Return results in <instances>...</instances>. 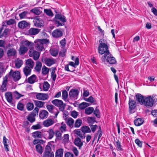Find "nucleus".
Returning a JSON list of instances; mask_svg holds the SVG:
<instances>
[{
  "label": "nucleus",
  "instance_id": "f257e3e1",
  "mask_svg": "<svg viewBox=\"0 0 157 157\" xmlns=\"http://www.w3.org/2000/svg\"><path fill=\"white\" fill-rule=\"evenodd\" d=\"M99 44L98 47V52L101 55L105 54L109 50V44L103 39H101L99 41Z\"/></svg>",
  "mask_w": 157,
  "mask_h": 157
},
{
  "label": "nucleus",
  "instance_id": "f03ea898",
  "mask_svg": "<svg viewBox=\"0 0 157 157\" xmlns=\"http://www.w3.org/2000/svg\"><path fill=\"white\" fill-rule=\"evenodd\" d=\"M49 42V40L47 39L36 40L35 41V48L38 51H41L44 50V44H48Z\"/></svg>",
  "mask_w": 157,
  "mask_h": 157
},
{
  "label": "nucleus",
  "instance_id": "7ed1b4c3",
  "mask_svg": "<svg viewBox=\"0 0 157 157\" xmlns=\"http://www.w3.org/2000/svg\"><path fill=\"white\" fill-rule=\"evenodd\" d=\"M105 59L109 64H115L117 62L115 58L110 53L109 51H108L102 57L101 60L102 61L104 62Z\"/></svg>",
  "mask_w": 157,
  "mask_h": 157
},
{
  "label": "nucleus",
  "instance_id": "20e7f679",
  "mask_svg": "<svg viewBox=\"0 0 157 157\" xmlns=\"http://www.w3.org/2000/svg\"><path fill=\"white\" fill-rule=\"evenodd\" d=\"M55 18L56 19H59L63 23H60L59 21L57 20H56L55 24H57V26H62L64 25L63 23H65L67 21V19L66 17L63 15H61V14H57L55 15Z\"/></svg>",
  "mask_w": 157,
  "mask_h": 157
},
{
  "label": "nucleus",
  "instance_id": "39448f33",
  "mask_svg": "<svg viewBox=\"0 0 157 157\" xmlns=\"http://www.w3.org/2000/svg\"><path fill=\"white\" fill-rule=\"evenodd\" d=\"M52 102L55 106L58 107L60 111H63L64 110L66 105L63 103L61 100L55 99Z\"/></svg>",
  "mask_w": 157,
  "mask_h": 157
},
{
  "label": "nucleus",
  "instance_id": "423d86ee",
  "mask_svg": "<svg viewBox=\"0 0 157 157\" xmlns=\"http://www.w3.org/2000/svg\"><path fill=\"white\" fill-rule=\"evenodd\" d=\"M153 97L151 96H145V99L143 105L147 108L152 107L154 104Z\"/></svg>",
  "mask_w": 157,
  "mask_h": 157
},
{
  "label": "nucleus",
  "instance_id": "0eeeda50",
  "mask_svg": "<svg viewBox=\"0 0 157 157\" xmlns=\"http://www.w3.org/2000/svg\"><path fill=\"white\" fill-rule=\"evenodd\" d=\"M9 75L12 76L15 82L18 81L21 78L20 72L17 71L13 72L12 70H11L9 73Z\"/></svg>",
  "mask_w": 157,
  "mask_h": 157
},
{
  "label": "nucleus",
  "instance_id": "6e6552de",
  "mask_svg": "<svg viewBox=\"0 0 157 157\" xmlns=\"http://www.w3.org/2000/svg\"><path fill=\"white\" fill-rule=\"evenodd\" d=\"M43 157H54V154L53 152H52L51 148L48 145H47L45 147Z\"/></svg>",
  "mask_w": 157,
  "mask_h": 157
},
{
  "label": "nucleus",
  "instance_id": "1a4fd4ad",
  "mask_svg": "<svg viewBox=\"0 0 157 157\" xmlns=\"http://www.w3.org/2000/svg\"><path fill=\"white\" fill-rule=\"evenodd\" d=\"M128 105L129 113H132L135 112V111L134 109L136 107V101L130 98Z\"/></svg>",
  "mask_w": 157,
  "mask_h": 157
},
{
  "label": "nucleus",
  "instance_id": "9d476101",
  "mask_svg": "<svg viewBox=\"0 0 157 157\" xmlns=\"http://www.w3.org/2000/svg\"><path fill=\"white\" fill-rule=\"evenodd\" d=\"M36 98L40 100L44 101L47 100L49 98L48 94L39 93H35Z\"/></svg>",
  "mask_w": 157,
  "mask_h": 157
},
{
  "label": "nucleus",
  "instance_id": "9b49d317",
  "mask_svg": "<svg viewBox=\"0 0 157 157\" xmlns=\"http://www.w3.org/2000/svg\"><path fill=\"white\" fill-rule=\"evenodd\" d=\"M29 54L30 57H33V59L35 60H37L40 56L39 53L33 49V48L30 50Z\"/></svg>",
  "mask_w": 157,
  "mask_h": 157
},
{
  "label": "nucleus",
  "instance_id": "f8f14e48",
  "mask_svg": "<svg viewBox=\"0 0 157 157\" xmlns=\"http://www.w3.org/2000/svg\"><path fill=\"white\" fill-rule=\"evenodd\" d=\"M78 91L76 89H72L70 90L69 93V96L71 99L76 98L78 95Z\"/></svg>",
  "mask_w": 157,
  "mask_h": 157
},
{
  "label": "nucleus",
  "instance_id": "ddd939ff",
  "mask_svg": "<svg viewBox=\"0 0 157 157\" xmlns=\"http://www.w3.org/2000/svg\"><path fill=\"white\" fill-rule=\"evenodd\" d=\"M52 36L55 38L61 37L63 35L62 32L59 29L54 30L52 33Z\"/></svg>",
  "mask_w": 157,
  "mask_h": 157
},
{
  "label": "nucleus",
  "instance_id": "4468645a",
  "mask_svg": "<svg viewBox=\"0 0 157 157\" xmlns=\"http://www.w3.org/2000/svg\"><path fill=\"white\" fill-rule=\"evenodd\" d=\"M42 61L44 63L48 66H50L55 63V62L54 59L46 58L44 59H42Z\"/></svg>",
  "mask_w": 157,
  "mask_h": 157
},
{
  "label": "nucleus",
  "instance_id": "2eb2a0df",
  "mask_svg": "<svg viewBox=\"0 0 157 157\" xmlns=\"http://www.w3.org/2000/svg\"><path fill=\"white\" fill-rule=\"evenodd\" d=\"M136 100L140 104L143 105L145 99V96L140 94H138L136 95Z\"/></svg>",
  "mask_w": 157,
  "mask_h": 157
},
{
  "label": "nucleus",
  "instance_id": "dca6fc26",
  "mask_svg": "<svg viewBox=\"0 0 157 157\" xmlns=\"http://www.w3.org/2000/svg\"><path fill=\"white\" fill-rule=\"evenodd\" d=\"M18 25L19 28L24 29L29 28L30 25L26 21H23L19 22Z\"/></svg>",
  "mask_w": 157,
  "mask_h": 157
},
{
  "label": "nucleus",
  "instance_id": "f3484780",
  "mask_svg": "<svg viewBox=\"0 0 157 157\" xmlns=\"http://www.w3.org/2000/svg\"><path fill=\"white\" fill-rule=\"evenodd\" d=\"M48 115V112L45 110H41L39 114V117L40 118L44 119L46 118Z\"/></svg>",
  "mask_w": 157,
  "mask_h": 157
},
{
  "label": "nucleus",
  "instance_id": "a211bd4d",
  "mask_svg": "<svg viewBox=\"0 0 157 157\" xmlns=\"http://www.w3.org/2000/svg\"><path fill=\"white\" fill-rule=\"evenodd\" d=\"M16 53V50L13 48H9L7 52V56L9 57H14Z\"/></svg>",
  "mask_w": 157,
  "mask_h": 157
},
{
  "label": "nucleus",
  "instance_id": "6ab92c4d",
  "mask_svg": "<svg viewBox=\"0 0 157 157\" xmlns=\"http://www.w3.org/2000/svg\"><path fill=\"white\" fill-rule=\"evenodd\" d=\"M21 43L23 46H26L29 47L30 49L33 48V43L28 40H23L21 41Z\"/></svg>",
  "mask_w": 157,
  "mask_h": 157
},
{
  "label": "nucleus",
  "instance_id": "aec40b11",
  "mask_svg": "<svg viewBox=\"0 0 157 157\" xmlns=\"http://www.w3.org/2000/svg\"><path fill=\"white\" fill-rule=\"evenodd\" d=\"M54 123V121L51 119H48L44 121L43 122V124L45 127H48L52 125Z\"/></svg>",
  "mask_w": 157,
  "mask_h": 157
},
{
  "label": "nucleus",
  "instance_id": "412c9836",
  "mask_svg": "<svg viewBox=\"0 0 157 157\" xmlns=\"http://www.w3.org/2000/svg\"><path fill=\"white\" fill-rule=\"evenodd\" d=\"M37 78L35 75H33L28 78V82L30 84H33L37 81Z\"/></svg>",
  "mask_w": 157,
  "mask_h": 157
},
{
  "label": "nucleus",
  "instance_id": "4be33fe9",
  "mask_svg": "<svg viewBox=\"0 0 157 157\" xmlns=\"http://www.w3.org/2000/svg\"><path fill=\"white\" fill-rule=\"evenodd\" d=\"M34 103L36 106L37 108L44 107V105L45 102L39 100H34Z\"/></svg>",
  "mask_w": 157,
  "mask_h": 157
},
{
  "label": "nucleus",
  "instance_id": "5701e85b",
  "mask_svg": "<svg viewBox=\"0 0 157 157\" xmlns=\"http://www.w3.org/2000/svg\"><path fill=\"white\" fill-rule=\"evenodd\" d=\"M34 63L33 61L30 59L26 60L25 66H27L31 68H33L34 66Z\"/></svg>",
  "mask_w": 157,
  "mask_h": 157
},
{
  "label": "nucleus",
  "instance_id": "b1692460",
  "mask_svg": "<svg viewBox=\"0 0 157 157\" xmlns=\"http://www.w3.org/2000/svg\"><path fill=\"white\" fill-rule=\"evenodd\" d=\"M6 98L8 101L10 103H11L13 100L12 95L11 92H7L5 93Z\"/></svg>",
  "mask_w": 157,
  "mask_h": 157
},
{
  "label": "nucleus",
  "instance_id": "393cba45",
  "mask_svg": "<svg viewBox=\"0 0 157 157\" xmlns=\"http://www.w3.org/2000/svg\"><path fill=\"white\" fill-rule=\"evenodd\" d=\"M40 29L33 28H31L29 30V33L31 35H35L40 32Z\"/></svg>",
  "mask_w": 157,
  "mask_h": 157
},
{
  "label": "nucleus",
  "instance_id": "a878e982",
  "mask_svg": "<svg viewBox=\"0 0 157 157\" xmlns=\"http://www.w3.org/2000/svg\"><path fill=\"white\" fill-rule=\"evenodd\" d=\"M74 144L75 145L78 146L80 149L83 145V142H81V140L79 138H76L74 141Z\"/></svg>",
  "mask_w": 157,
  "mask_h": 157
},
{
  "label": "nucleus",
  "instance_id": "bb28decb",
  "mask_svg": "<svg viewBox=\"0 0 157 157\" xmlns=\"http://www.w3.org/2000/svg\"><path fill=\"white\" fill-rule=\"evenodd\" d=\"M27 66H25L23 68V72L26 77L30 75L32 69Z\"/></svg>",
  "mask_w": 157,
  "mask_h": 157
},
{
  "label": "nucleus",
  "instance_id": "cd10ccee",
  "mask_svg": "<svg viewBox=\"0 0 157 157\" xmlns=\"http://www.w3.org/2000/svg\"><path fill=\"white\" fill-rule=\"evenodd\" d=\"M74 120L71 118L69 117L66 120V123L70 128H72L74 126Z\"/></svg>",
  "mask_w": 157,
  "mask_h": 157
},
{
  "label": "nucleus",
  "instance_id": "c85d7f7f",
  "mask_svg": "<svg viewBox=\"0 0 157 157\" xmlns=\"http://www.w3.org/2000/svg\"><path fill=\"white\" fill-rule=\"evenodd\" d=\"M54 133L55 132L54 130L52 129H49L48 131L45 133L44 134H46V135L47 134H48V136L47 137V138L48 139H51L53 137Z\"/></svg>",
  "mask_w": 157,
  "mask_h": 157
},
{
  "label": "nucleus",
  "instance_id": "c756f323",
  "mask_svg": "<svg viewBox=\"0 0 157 157\" xmlns=\"http://www.w3.org/2000/svg\"><path fill=\"white\" fill-rule=\"evenodd\" d=\"M114 144L116 147V149L117 151H122L123 150V149L122 148L121 143L119 140H117L116 142H115Z\"/></svg>",
  "mask_w": 157,
  "mask_h": 157
},
{
  "label": "nucleus",
  "instance_id": "7c9ffc66",
  "mask_svg": "<svg viewBox=\"0 0 157 157\" xmlns=\"http://www.w3.org/2000/svg\"><path fill=\"white\" fill-rule=\"evenodd\" d=\"M42 65V63L40 61H37L36 62V65L35 67V69L37 72H40Z\"/></svg>",
  "mask_w": 157,
  "mask_h": 157
},
{
  "label": "nucleus",
  "instance_id": "2f4dec72",
  "mask_svg": "<svg viewBox=\"0 0 157 157\" xmlns=\"http://www.w3.org/2000/svg\"><path fill=\"white\" fill-rule=\"evenodd\" d=\"M27 48L24 46H20L19 48V53L20 55L24 54L28 51Z\"/></svg>",
  "mask_w": 157,
  "mask_h": 157
},
{
  "label": "nucleus",
  "instance_id": "473e14b6",
  "mask_svg": "<svg viewBox=\"0 0 157 157\" xmlns=\"http://www.w3.org/2000/svg\"><path fill=\"white\" fill-rule=\"evenodd\" d=\"M35 148L37 152L40 155H41L43 152L42 147L40 144H37L35 147Z\"/></svg>",
  "mask_w": 157,
  "mask_h": 157
},
{
  "label": "nucleus",
  "instance_id": "72a5a7b5",
  "mask_svg": "<svg viewBox=\"0 0 157 157\" xmlns=\"http://www.w3.org/2000/svg\"><path fill=\"white\" fill-rule=\"evenodd\" d=\"M63 152L62 148L58 149L56 152L55 157H63Z\"/></svg>",
  "mask_w": 157,
  "mask_h": 157
},
{
  "label": "nucleus",
  "instance_id": "f704fd0d",
  "mask_svg": "<svg viewBox=\"0 0 157 157\" xmlns=\"http://www.w3.org/2000/svg\"><path fill=\"white\" fill-rule=\"evenodd\" d=\"M143 122L144 120L140 118L136 119L134 121V124L136 126H139L143 124Z\"/></svg>",
  "mask_w": 157,
  "mask_h": 157
},
{
  "label": "nucleus",
  "instance_id": "c9c22d12",
  "mask_svg": "<svg viewBox=\"0 0 157 157\" xmlns=\"http://www.w3.org/2000/svg\"><path fill=\"white\" fill-rule=\"evenodd\" d=\"M41 132L39 131L35 132L32 133V136L34 138H42Z\"/></svg>",
  "mask_w": 157,
  "mask_h": 157
},
{
  "label": "nucleus",
  "instance_id": "e433bc0d",
  "mask_svg": "<svg viewBox=\"0 0 157 157\" xmlns=\"http://www.w3.org/2000/svg\"><path fill=\"white\" fill-rule=\"evenodd\" d=\"M30 12L36 15L40 14L41 13L40 10L38 8H34L30 10Z\"/></svg>",
  "mask_w": 157,
  "mask_h": 157
},
{
  "label": "nucleus",
  "instance_id": "4c0bfd02",
  "mask_svg": "<svg viewBox=\"0 0 157 157\" xmlns=\"http://www.w3.org/2000/svg\"><path fill=\"white\" fill-rule=\"evenodd\" d=\"M82 131L85 134V133H90L91 130L88 126H83L82 128Z\"/></svg>",
  "mask_w": 157,
  "mask_h": 157
},
{
  "label": "nucleus",
  "instance_id": "58836bf2",
  "mask_svg": "<svg viewBox=\"0 0 157 157\" xmlns=\"http://www.w3.org/2000/svg\"><path fill=\"white\" fill-rule=\"evenodd\" d=\"M23 62L21 59H17L15 61V66L17 68H20L23 64Z\"/></svg>",
  "mask_w": 157,
  "mask_h": 157
},
{
  "label": "nucleus",
  "instance_id": "ea45409f",
  "mask_svg": "<svg viewBox=\"0 0 157 157\" xmlns=\"http://www.w3.org/2000/svg\"><path fill=\"white\" fill-rule=\"evenodd\" d=\"M26 107L28 111H31L33 109L34 105L33 103L29 102L26 104Z\"/></svg>",
  "mask_w": 157,
  "mask_h": 157
},
{
  "label": "nucleus",
  "instance_id": "a19ab883",
  "mask_svg": "<svg viewBox=\"0 0 157 157\" xmlns=\"http://www.w3.org/2000/svg\"><path fill=\"white\" fill-rule=\"evenodd\" d=\"M27 119L31 123H33L35 121V116L31 114L27 116Z\"/></svg>",
  "mask_w": 157,
  "mask_h": 157
},
{
  "label": "nucleus",
  "instance_id": "79ce46f5",
  "mask_svg": "<svg viewBox=\"0 0 157 157\" xmlns=\"http://www.w3.org/2000/svg\"><path fill=\"white\" fill-rule=\"evenodd\" d=\"M95 119L96 118L94 117H89L87 120L89 124H92L96 122Z\"/></svg>",
  "mask_w": 157,
  "mask_h": 157
},
{
  "label": "nucleus",
  "instance_id": "37998d69",
  "mask_svg": "<svg viewBox=\"0 0 157 157\" xmlns=\"http://www.w3.org/2000/svg\"><path fill=\"white\" fill-rule=\"evenodd\" d=\"M89 105H90L88 103L83 102L79 105V107L80 109H83Z\"/></svg>",
  "mask_w": 157,
  "mask_h": 157
},
{
  "label": "nucleus",
  "instance_id": "c03bdc74",
  "mask_svg": "<svg viewBox=\"0 0 157 157\" xmlns=\"http://www.w3.org/2000/svg\"><path fill=\"white\" fill-rule=\"evenodd\" d=\"M50 51L51 55L53 56H56L58 55V50L56 48L51 49Z\"/></svg>",
  "mask_w": 157,
  "mask_h": 157
},
{
  "label": "nucleus",
  "instance_id": "a18cd8bd",
  "mask_svg": "<svg viewBox=\"0 0 157 157\" xmlns=\"http://www.w3.org/2000/svg\"><path fill=\"white\" fill-rule=\"evenodd\" d=\"M50 85L47 81H44V82L43 89L44 91H48Z\"/></svg>",
  "mask_w": 157,
  "mask_h": 157
},
{
  "label": "nucleus",
  "instance_id": "49530a36",
  "mask_svg": "<svg viewBox=\"0 0 157 157\" xmlns=\"http://www.w3.org/2000/svg\"><path fill=\"white\" fill-rule=\"evenodd\" d=\"M94 109L92 107H89L86 108L85 110V113L87 114H91L94 111Z\"/></svg>",
  "mask_w": 157,
  "mask_h": 157
},
{
  "label": "nucleus",
  "instance_id": "de8ad7c7",
  "mask_svg": "<svg viewBox=\"0 0 157 157\" xmlns=\"http://www.w3.org/2000/svg\"><path fill=\"white\" fill-rule=\"evenodd\" d=\"M82 124V120L81 119H77L75 121L74 124V126L75 128H78Z\"/></svg>",
  "mask_w": 157,
  "mask_h": 157
},
{
  "label": "nucleus",
  "instance_id": "09e8293b",
  "mask_svg": "<svg viewBox=\"0 0 157 157\" xmlns=\"http://www.w3.org/2000/svg\"><path fill=\"white\" fill-rule=\"evenodd\" d=\"M59 130L62 132H63L67 131L66 125L63 122L61 123V126L59 128Z\"/></svg>",
  "mask_w": 157,
  "mask_h": 157
},
{
  "label": "nucleus",
  "instance_id": "8fccbe9b",
  "mask_svg": "<svg viewBox=\"0 0 157 157\" xmlns=\"http://www.w3.org/2000/svg\"><path fill=\"white\" fill-rule=\"evenodd\" d=\"M49 69L46 67L45 66H43L42 69V73L43 75H46L48 73Z\"/></svg>",
  "mask_w": 157,
  "mask_h": 157
},
{
  "label": "nucleus",
  "instance_id": "3c124183",
  "mask_svg": "<svg viewBox=\"0 0 157 157\" xmlns=\"http://www.w3.org/2000/svg\"><path fill=\"white\" fill-rule=\"evenodd\" d=\"M39 111V108L36 107L30 114L35 117L36 115H38Z\"/></svg>",
  "mask_w": 157,
  "mask_h": 157
},
{
  "label": "nucleus",
  "instance_id": "603ef678",
  "mask_svg": "<svg viewBox=\"0 0 157 157\" xmlns=\"http://www.w3.org/2000/svg\"><path fill=\"white\" fill-rule=\"evenodd\" d=\"M55 136H56V139L60 140L62 137V133L59 130H57L55 132Z\"/></svg>",
  "mask_w": 157,
  "mask_h": 157
},
{
  "label": "nucleus",
  "instance_id": "864d4df0",
  "mask_svg": "<svg viewBox=\"0 0 157 157\" xmlns=\"http://www.w3.org/2000/svg\"><path fill=\"white\" fill-rule=\"evenodd\" d=\"M44 11L47 15L49 16L52 17L53 15V13L50 10L45 9Z\"/></svg>",
  "mask_w": 157,
  "mask_h": 157
},
{
  "label": "nucleus",
  "instance_id": "5fc2aeb1",
  "mask_svg": "<svg viewBox=\"0 0 157 157\" xmlns=\"http://www.w3.org/2000/svg\"><path fill=\"white\" fill-rule=\"evenodd\" d=\"M34 25L37 27L41 28L44 26V23L39 21H36L34 24Z\"/></svg>",
  "mask_w": 157,
  "mask_h": 157
},
{
  "label": "nucleus",
  "instance_id": "6e6d98bb",
  "mask_svg": "<svg viewBox=\"0 0 157 157\" xmlns=\"http://www.w3.org/2000/svg\"><path fill=\"white\" fill-rule=\"evenodd\" d=\"M84 99L85 101L91 103H94L95 101L94 99L92 96H90L88 98H84Z\"/></svg>",
  "mask_w": 157,
  "mask_h": 157
},
{
  "label": "nucleus",
  "instance_id": "4d7b16f0",
  "mask_svg": "<svg viewBox=\"0 0 157 157\" xmlns=\"http://www.w3.org/2000/svg\"><path fill=\"white\" fill-rule=\"evenodd\" d=\"M17 108L18 109L21 111H22L24 110V106L22 103L19 102L17 104Z\"/></svg>",
  "mask_w": 157,
  "mask_h": 157
},
{
  "label": "nucleus",
  "instance_id": "13d9d810",
  "mask_svg": "<svg viewBox=\"0 0 157 157\" xmlns=\"http://www.w3.org/2000/svg\"><path fill=\"white\" fill-rule=\"evenodd\" d=\"M68 96V94L67 91L65 90L63 91L62 94V97L63 99L65 100L67 99Z\"/></svg>",
  "mask_w": 157,
  "mask_h": 157
},
{
  "label": "nucleus",
  "instance_id": "bf43d9fd",
  "mask_svg": "<svg viewBox=\"0 0 157 157\" xmlns=\"http://www.w3.org/2000/svg\"><path fill=\"white\" fill-rule=\"evenodd\" d=\"M14 95L16 99H19L21 97H23L24 96L23 95H22L20 94H19L17 91H15L14 92Z\"/></svg>",
  "mask_w": 157,
  "mask_h": 157
},
{
  "label": "nucleus",
  "instance_id": "052dcab7",
  "mask_svg": "<svg viewBox=\"0 0 157 157\" xmlns=\"http://www.w3.org/2000/svg\"><path fill=\"white\" fill-rule=\"evenodd\" d=\"M55 107L52 105H48L46 106V108L50 112L52 113Z\"/></svg>",
  "mask_w": 157,
  "mask_h": 157
},
{
  "label": "nucleus",
  "instance_id": "680f3d73",
  "mask_svg": "<svg viewBox=\"0 0 157 157\" xmlns=\"http://www.w3.org/2000/svg\"><path fill=\"white\" fill-rule=\"evenodd\" d=\"M89 125L90 126V128L92 131V132L94 133L96 131V129L98 128V126L96 125H93L92 124H89Z\"/></svg>",
  "mask_w": 157,
  "mask_h": 157
},
{
  "label": "nucleus",
  "instance_id": "e2e57ef3",
  "mask_svg": "<svg viewBox=\"0 0 157 157\" xmlns=\"http://www.w3.org/2000/svg\"><path fill=\"white\" fill-rule=\"evenodd\" d=\"M69 136L68 134H64L63 137V140L65 142H68L69 140Z\"/></svg>",
  "mask_w": 157,
  "mask_h": 157
},
{
  "label": "nucleus",
  "instance_id": "0e129e2a",
  "mask_svg": "<svg viewBox=\"0 0 157 157\" xmlns=\"http://www.w3.org/2000/svg\"><path fill=\"white\" fill-rule=\"evenodd\" d=\"M78 115V112L75 110L72 111L71 113V116L74 118H77Z\"/></svg>",
  "mask_w": 157,
  "mask_h": 157
},
{
  "label": "nucleus",
  "instance_id": "69168bd1",
  "mask_svg": "<svg viewBox=\"0 0 157 157\" xmlns=\"http://www.w3.org/2000/svg\"><path fill=\"white\" fill-rule=\"evenodd\" d=\"M135 143L137 145L140 147H142V142L138 139H136L135 140Z\"/></svg>",
  "mask_w": 157,
  "mask_h": 157
},
{
  "label": "nucleus",
  "instance_id": "338daca9",
  "mask_svg": "<svg viewBox=\"0 0 157 157\" xmlns=\"http://www.w3.org/2000/svg\"><path fill=\"white\" fill-rule=\"evenodd\" d=\"M94 113L97 117L99 118L100 117V116L99 114V111L98 109L96 108L94 111Z\"/></svg>",
  "mask_w": 157,
  "mask_h": 157
},
{
  "label": "nucleus",
  "instance_id": "774afa93",
  "mask_svg": "<svg viewBox=\"0 0 157 157\" xmlns=\"http://www.w3.org/2000/svg\"><path fill=\"white\" fill-rule=\"evenodd\" d=\"M41 128V126L39 124H37L35 125H33L32 126V128L34 129H40Z\"/></svg>",
  "mask_w": 157,
  "mask_h": 157
}]
</instances>
